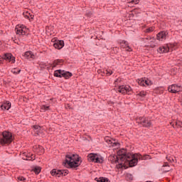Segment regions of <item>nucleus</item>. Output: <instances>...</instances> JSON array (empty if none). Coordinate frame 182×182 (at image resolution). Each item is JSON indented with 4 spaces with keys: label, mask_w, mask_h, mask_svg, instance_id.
Instances as JSON below:
<instances>
[{
    "label": "nucleus",
    "mask_w": 182,
    "mask_h": 182,
    "mask_svg": "<svg viewBox=\"0 0 182 182\" xmlns=\"http://www.w3.org/2000/svg\"><path fill=\"white\" fill-rule=\"evenodd\" d=\"M65 46V42L62 40L58 41L56 43H53V47L55 49H62Z\"/></svg>",
    "instance_id": "nucleus-13"
},
{
    "label": "nucleus",
    "mask_w": 182,
    "mask_h": 182,
    "mask_svg": "<svg viewBox=\"0 0 182 182\" xmlns=\"http://www.w3.org/2000/svg\"><path fill=\"white\" fill-rule=\"evenodd\" d=\"M124 161H128L129 167H134L137 166V163L139 162V156L137 154H131L130 158L126 159Z\"/></svg>",
    "instance_id": "nucleus-3"
},
{
    "label": "nucleus",
    "mask_w": 182,
    "mask_h": 182,
    "mask_svg": "<svg viewBox=\"0 0 182 182\" xmlns=\"http://www.w3.org/2000/svg\"><path fill=\"white\" fill-rule=\"evenodd\" d=\"M166 159L170 162L171 163V157H168V156H166Z\"/></svg>",
    "instance_id": "nucleus-53"
},
{
    "label": "nucleus",
    "mask_w": 182,
    "mask_h": 182,
    "mask_svg": "<svg viewBox=\"0 0 182 182\" xmlns=\"http://www.w3.org/2000/svg\"><path fill=\"white\" fill-rule=\"evenodd\" d=\"M122 82V78H117V80H115L114 85L115 86H119V83H120Z\"/></svg>",
    "instance_id": "nucleus-37"
},
{
    "label": "nucleus",
    "mask_w": 182,
    "mask_h": 182,
    "mask_svg": "<svg viewBox=\"0 0 182 182\" xmlns=\"http://www.w3.org/2000/svg\"><path fill=\"white\" fill-rule=\"evenodd\" d=\"M41 168L40 166H36L33 171H34L35 174H39L41 173Z\"/></svg>",
    "instance_id": "nucleus-33"
},
{
    "label": "nucleus",
    "mask_w": 182,
    "mask_h": 182,
    "mask_svg": "<svg viewBox=\"0 0 182 182\" xmlns=\"http://www.w3.org/2000/svg\"><path fill=\"white\" fill-rule=\"evenodd\" d=\"M127 178L129 181H133V175H132L131 173L127 174Z\"/></svg>",
    "instance_id": "nucleus-38"
},
{
    "label": "nucleus",
    "mask_w": 182,
    "mask_h": 182,
    "mask_svg": "<svg viewBox=\"0 0 182 182\" xmlns=\"http://www.w3.org/2000/svg\"><path fill=\"white\" fill-rule=\"evenodd\" d=\"M144 83H145V85H146V86H149L150 83H151V81H150V80H145L144 81V80H142L141 81V85H144Z\"/></svg>",
    "instance_id": "nucleus-35"
},
{
    "label": "nucleus",
    "mask_w": 182,
    "mask_h": 182,
    "mask_svg": "<svg viewBox=\"0 0 182 182\" xmlns=\"http://www.w3.org/2000/svg\"><path fill=\"white\" fill-rule=\"evenodd\" d=\"M0 63H1V60H0Z\"/></svg>",
    "instance_id": "nucleus-55"
},
{
    "label": "nucleus",
    "mask_w": 182,
    "mask_h": 182,
    "mask_svg": "<svg viewBox=\"0 0 182 182\" xmlns=\"http://www.w3.org/2000/svg\"><path fill=\"white\" fill-rule=\"evenodd\" d=\"M33 151L37 153V154H39L40 156L43 154L45 153V149L43 146L41 145H36L33 146Z\"/></svg>",
    "instance_id": "nucleus-9"
},
{
    "label": "nucleus",
    "mask_w": 182,
    "mask_h": 182,
    "mask_svg": "<svg viewBox=\"0 0 182 182\" xmlns=\"http://www.w3.org/2000/svg\"><path fill=\"white\" fill-rule=\"evenodd\" d=\"M105 160L103 159L102 156H98L97 154L95 156V159L94 161V163H100V164H102Z\"/></svg>",
    "instance_id": "nucleus-26"
},
{
    "label": "nucleus",
    "mask_w": 182,
    "mask_h": 182,
    "mask_svg": "<svg viewBox=\"0 0 182 182\" xmlns=\"http://www.w3.org/2000/svg\"><path fill=\"white\" fill-rule=\"evenodd\" d=\"M61 173L63 174H61V177L68 176V174H69V171L68 170H61Z\"/></svg>",
    "instance_id": "nucleus-36"
},
{
    "label": "nucleus",
    "mask_w": 182,
    "mask_h": 182,
    "mask_svg": "<svg viewBox=\"0 0 182 182\" xmlns=\"http://www.w3.org/2000/svg\"><path fill=\"white\" fill-rule=\"evenodd\" d=\"M3 137L0 139V144L1 146H9L12 141H14V138L12 137V133L9 132L4 131L2 133Z\"/></svg>",
    "instance_id": "nucleus-2"
},
{
    "label": "nucleus",
    "mask_w": 182,
    "mask_h": 182,
    "mask_svg": "<svg viewBox=\"0 0 182 182\" xmlns=\"http://www.w3.org/2000/svg\"><path fill=\"white\" fill-rule=\"evenodd\" d=\"M118 92H119V93H122V95H130V92H132V87L120 85L119 87Z\"/></svg>",
    "instance_id": "nucleus-6"
},
{
    "label": "nucleus",
    "mask_w": 182,
    "mask_h": 182,
    "mask_svg": "<svg viewBox=\"0 0 182 182\" xmlns=\"http://www.w3.org/2000/svg\"><path fill=\"white\" fill-rule=\"evenodd\" d=\"M150 41H151V37H146L145 38H141V42L146 43V45H149Z\"/></svg>",
    "instance_id": "nucleus-31"
},
{
    "label": "nucleus",
    "mask_w": 182,
    "mask_h": 182,
    "mask_svg": "<svg viewBox=\"0 0 182 182\" xmlns=\"http://www.w3.org/2000/svg\"><path fill=\"white\" fill-rule=\"evenodd\" d=\"M171 124L172 127H173V129H176V127H177V129L182 127V122L181 121H176L173 124V122H171Z\"/></svg>",
    "instance_id": "nucleus-20"
},
{
    "label": "nucleus",
    "mask_w": 182,
    "mask_h": 182,
    "mask_svg": "<svg viewBox=\"0 0 182 182\" xmlns=\"http://www.w3.org/2000/svg\"><path fill=\"white\" fill-rule=\"evenodd\" d=\"M63 71L62 70H57L54 71L55 77H62L63 75Z\"/></svg>",
    "instance_id": "nucleus-22"
},
{
    "label": "nucleus",
    "mask_w": 182,
    "mask_h": 182,
    "mask_svg": "<svg viewBox=\"0 0 182 182\" xmlns=\"http://www.w3.org/2000/svg\"><path fill=\"white\" fill-rule=\"evenodd\" d=\"M96 156H97V154H89L87 156L88 161H92V163H95Z\"/></svg>",
    "instance_id": "nucleus-24"
},
{
    "label": "nucleus",
    "mask_w": 182,
    "mask_h": 182,
    "mask_svg": "<svg viewBox=\"0 0 182 182\" xmlns=\"http://www.w3.org/2000/svg\"><path fill=\"white\" fill-rule=\"evenodd\" d=\"M146 95L147 92L146 91H141L136 94V96H140V97H146Z\"/></svg>",
    "instance_id": "nucleus-32"
},
{
    "label": "nucleus",
    "mask_w": 182,
    "mask_h": 182,
    "mask_svg": "<svg viewBox=\"0 0 182 182\" xmlns=\"http://www.w3.org/2000/svg\"><path fill=\"white\" fill-rule=\"evenodd\" d=\"M139 124H141L143 127H150L151 126V121L146 117H139Z\"/></svg>",
    "instance_id": "nucleus-7"
},
{
    "label": "nucleus",
    "mask_w": 182,
    "mask_h": 182,
    "mask_svg": "<svg viewBox=\"0 0 182 182\" xmlns=\"http://www.w3.org/2000/svg\"><path fill=\"white\" fill-rule=\"evenodd\" d=\"M118 157H119L120 161H124L126 159H130L132 156L131 153H127V151L124 149H120L117 152Z\"/></svg>",
    "instance_id": "nucleus-4"
},
{
    "label": "nucleus",
    "mask_w": 182,
    "mask_h": 182,
    "mask_svg": "<svg viewBox=\"0 0 182 182\" xmlns=\"http://www.w3.org/2000/svg\"><path fill=\"white\" fill-rule=\"evenodd\" d=\"M178 45V44L177 43H172L168 44L167 47H169V50H170V48L176 50V48H177Z\"/></svg>",
    "instance_id": "nucleus-30"
},
{
    "label": "nucleus",
    "mask_w": 182,
    "mask_h": 182,
    "mask_svg": "<svg viewBox=\"0 0 182 182\" xmlns=\"http://www.w3.org/2000/svg\"><path fill=\"white\" fill-rule=\"evenodd\" d=\"M24 56L26 59H35V55L32 51L26 52Z\"/></svg>",
    "instance_id": "nucleus-19"
},
{
    "label": "nucleus",
    "mask_w": 182,
    "mask_h": 182,
    "mask_svg": "<svg viewBox=\"0 0 182 182\" xmlns=\"http://www.w3.org/2000/svg\"><path fill=\"white\" fill-rule=\"evenodd\" d=\"M95 181L97 182H110V180H109V178L105 177H100L99 178H95Z\"/></svg>",
    "instance_id": "nucleus-27"
},
{
    "label": "nucleus",
    "mask_w": 182,
    "mask_h": 182,
    "mask_svg": "<svg viewBox=\"0 0 182 182\" xmlns=\"http://www.w3.org/2000/svg\"><path fill=\"white\" fill-rule=\"evenodd\" d=\"M15 32L16 35L25 36V35L28 33V29L23 25L22 26L17 25L15 28Z\"/></svg>",
    "instance_id": "nucleus-5"
},
{
    "label": "nucleus",
    "mask_w": 182,
    "mask_h": 182,
    "mask_svg": "<svg viewBox=\"0 0 182 182\" xmlns=\"http://www.w3.org/2000/svg\"><path fill=\"white\" fill-rule=\"evenodd\" d=\"M24 17L26 19H29V21H31V19H33V16H31V14L24 15Z\"/></svg>",
    "instance_id": "nucleus-40"
},
{
    "label": "nucleus",
    "mask_w": 182,
    "mask_h": 182,
    "mask_svg": "<svg viewBox=\"0 0 182 182\" xmlns=\"http://www.w3.org/2000/svg\"><path fill=\"white\" fill-rule=\"evenodd\" d=\"M156 40H154V38H151V40H150L149 44L145 45V48H149V46L150 48H156L157 43H155Z\"/></svg>",
    "instance_id": "nucleus-18"
},
{
    "label": "nucleus",
    "mask_w": 182,
    "mask_h": 182,
    "mask_svg": "<svg viewBox=\"0 0 182 182\" xmlns=\"http://www.w3.org/2000/svg\"><path fill=\"white\" fill-rule=\"evenodd\" d=\"M63 63V60H55L53 63H52L53 68H56L57 66H59Z\"/></svg>",
    "instance_id": "nucleus-21"
},
{
    "label": "nucleus",
    "mask_w": 182,
    "mask_h": 182,
    "mask_svg": "<svg viewBox=\"0 0 182 182\" xmlns=\"http://www.w3.org/2000/svg\"><path fill=\"white\" fill-rule=\"evenodd\" d=\"M51 176H55V177H62V171L61 170H57V169H53L50 171Z\"/></svg>",
    "instance_id": "nucleus-15"
},
{
    "label": "nucleus",
    "mask_w": 182,
    "mask_h": 182,
    "mask_svg": "<svg viewBox=\"0 0 182 182\" xmlns=\"http://www.w3.org/2000/svg\"><path fill=\"white\" fill-rule=\"evenodd\" d=\"M20 181H25L26 178L23 176H20L18 178Z\"/></svg>",
    "instance_id": "nucleus-47"
},
{
    "label": "nucleus",
    "mask_w": 182,
    "mask_h": 182,
    "mask_svg": "<svg viewBox=\"0 0 182 182\" xmlns=\"http://www.w3.org/2000/svg\"><path fill=\"white\" fill-rule=\"evenodd\" d=\"M32 129L36 132L38 136H41L42 133V127L39 125H33Z\"/></svg>",
    "instance_id": "nucleus-16"
},
{
    "label": "nucleus",
    "mask_w": 182,
    "mask_h": 182,
    "mask_svg": "<svg viewBox=\"0 0 182 182\" xmlns=\"http://www.w3.org/2000/svg\"><path fill=\"white\" fill-rule=\"evenodd\" d=\"M111 144V146H112L113 147H114V146H117V144H119V143H117V142H112V144Z\"/></svg>",
    "instance_id": "nucleus-50"
},
{
    "label": "nucleus",
    "mask_w": 182,
    "mask_h": 182,
    "mask_svg": "<svg viewBox=\"0 0 182 182\" xmlns=\"http://www.w3.org/2000/svg\"><path fill=\"white\" fill-rule=\"evenodd\" d=\"M73 76V74L69 71H63V77H65V79H70V77H72Z\"/></svg>",
    "instance_id": "nucleus-23"
},
{
    "label": "nucleus",
    "mask_w": 182,
    "mask_h": 182,
    "mask_svg": "<svg viewBox=\"0 0 182 182\" xmlns=\"http://www.w3.org/2000/svg\"><path fill=\"white\" fill-rule=\"evenodd\" d=\"M171 163L174 162V159L173 158H171Z\"/></svg>",
    "instance_id": "nucleus-54"
},
{
    "label": "nucleus",
    "mask_w": 182,
    "mask_h": 182,
    "mask_svg": "<svg viewBox=\"0 0 182 182\" xmlns=\"http://www.w3.org/2000/svg\"><path fill=\"white\" fill-rule=\"evenodd\" d=\"M109 160H110L111 163H112V164H117V163H119V166H122L123 164V163H122V162L120 163V161H119L120 158L116 155L110 156Z\"/></svg>",
    "instance_id": "nucleus-10"
},
{
    "label": "nucleus",
    "mask_w": 182,
    "mask_h": 182,
    "mask_svg": "<svg viewBox=\"0 0 182 182\" xmlns=\"http://www.w3.org/2000/svg\"><path fill=\"white\" fill-rule=\"evenodd\" d=\"M171 170H173L172 168H168V169H166V168H163V172L164 173H168V171H171Z\"/></svg>",
    "instance_id": "nucleus-43"
},
{
    "label": "nucleus",
    "mask_w": 182,
    "mask_h": 182,
    "mask_svg": "<svg viewBox=\"0 0 182 182\" xmlns=\"http://www.w3.org/2000/svg\"><path fill=\"white\" fill-rule=\"evenodd\" d=\"M105 140L107 143H108V144H112V140L110 139V138L109 136H106L105 138Z\"/></svg>",
    "instance_id": "nucleus-41"
},
{
    "label": "nucleus",
    "mask_w": 182,
    "mask_h": 182,
    "mask_svg": "<svg viewBox=\"0 0 182 182\" xmlns=\"http://www.w3.org/2000/svg\"><path fill=\"white\" fill-rule=\"evenodd\" d=\"M180 87L181 86L173 84L168 87V90L170 93H178L180 92Z\"/></svg>",
    "instance_id": "nucleus-8"
},
{
    "label": "nucleus",
    "mask_w": 182,
    "mask_h": 182,
    "mask_svg": "<svg viewBox=\"0 0 182 182\" xmlns=\"http://www.w3.org/2000/svg\"><path fill=\"white\" fill-rule=\"evenodd\" d=\"M97 46H102V43L98 41L96 43Z\"/></svg>",
    "instance_id": "nucleus-52"
},
{
    "label": "nucleus",
    "mask_w": 182,
    "mask_h": 182,
    "mask_svg": "<svg viewBox=\"0 0 182 182\" xmlns=\"http://www.w3.org/2000/svg\"><path fill=\"white\" fill-rule=\"evenodd\" d=\"M11 73H14V75H19V73H21V70L17 68H13L11 70Z\"/></svg>",
    "instance_id": "nucleus-34"
},
{
    "label": "nucleus",
    "mask_w": 182,
    "mask_h": 182,
    "mask_svg": "<svg viewBox=\"0 0 182 182\" xmlns=\"http://www.w3.org/2000/svg\"><path fill=\"white\" fill-rule=\"evenodd\" d=\"M80 158L77 154H68L65 156V160L64 162V166H66L67 168H73V170H77V167L80 166Z\"/></svg>",
    "instance_id": "nucleus-1"
},
{
    "label": "nucleus",
    "mask_w": 182,
    "mask_h": 182,
    "mask_svg": "<svg viewBox=\"0 0 182 182\" xmlns=\"http://www.w3.org/2000/svg\"><path fill=\"white\" fill-rule=\"evenodd\" d=\"M124 49H126V50H127L128 52H132V48H130V46H129V44L127 46V48H125Z\"/></svg>",
    "instance_id": "nucleus-45"
},
{
    "label": "nucleus",
    "mask_w": 182,
    "mask_h": 182,
    "mask_svg": "<svg viewBox=\"0 0 182 182\" xmlns=\"http://www.w3.org/2000/svg\"><path fill=\"white\" fill-rule=\"evenodd\" d=\"M166 31H161L156 35V39L158 41H163V39H166Z\"/></svg>",
    "instance_id": "nucleus-14"
},
{
    "label": "nucleus",
    "mask_w": 182,
    "mask_h": 182,
    "mask_svg": "<svg viewBox=\"0 0 182 182\" xmlns=\"http://www.w3.org/2000/svg\"><path fill=\"white\" fill-rule=\"evenodd\" d=\"M119 44H120V46L121 48H127V46L129 45V43H127V41H124V40H122L119 42Z\"/></svg>",
    "instance_id": "nucleus-29"
},
{
    "label": "nucleus",
    "mask_w": 182,
    "mask_h": 182,
    "mask_svg": "<svg viewBox=\"0 0 182 182\" xmlns=\"http://www.w3.org/2000/svg\"><path fill=\"white\" fill-rule=\"evenodd\" d=\"M27 160H29V161L35 160V156H33V157H32V156H27Z\"/></svg>",
    "instance_id": "nucleus-48"
},
{
    "label": "nucleus",
    "mask_w": 182,
    "mask_h": 182,
    "mask_svg": "<svg viewBox=\"0 0 182 182\" xmlns=\"http://www.w3.org/2000/svg\"><path fill=\"white\" fill-rule=\"evenodd\" d=\"M106 75L107 76H110L111 75H113V71L110 70H106Z\"/></svg>",
    "instance_id": "nucleus-42"
},
{
    "label": "nucleus",
    "mask_w": 182,
    "mask_h": 182,
    "mask_svg": "<svg viewBox=\"0 0 182 182\" xmlns=\"http://www.w3.org/2000/svg\"><path fill=\"white\" fill-rule=\"evenodd\" d=\"M162 167H170V165H168V163L165 162V163L164 164V165L162 166Z\"/></svg>",
    "instance_id": "nucleus-49"
},
{
    "label": "nucleus",
    "mask_w": 182,
    "mask_h": 182,
    "mask_svg": "<svg viewBox=\"0 0 182 182\" xmlns=\"http://www.w3.org/2000/svg\"><path fill=\"white\" fill-rule=\"evenodd\" d=\"M140 2V0H132L131 1L128 2V6H134L133 5H137Z\"/></svg>",
    "instance_id": "nucleus-28"
},
{
    "label": "nucleus",
    "mask_w": 182,
    "mask_h": 182,
    "mask_svg": "<svg viewBox=\"0 0 182 182\" xmlns=\"http://www.w3.org/2000/svg\"><path fill=\"white\" fill-rule=\"evenodd\" d=\"M1 110H9L11 109V102L5 101L1 105Z\"/></svg>",
    "instance_id": "nucleus-12"
},
{
    "label": "nucleus",
    "mask_w": 182,
    "mask_h": 182,
    "mask_svg": "<svg viewBox=\"0 0 182 182\" xmlns=\"http://www.w3.org/2000/svg\"><path fill=\"white\" fill-rule=\"evenodd\" d=\"M97 73H99V75H101V76H105V73L104 71L102 72V70H98Z\"/></svg>",
    "instance_id": "nucleus-44"
},
{
    "label": "nucleus",
    "mask_w": 182,
    "mask_h": 182,
    "mask_svg": "<svg viewBox=\"0 0 182 182\" xmlns=\"http://www.w3.org/2000/svg\"><path fill=\"white\" fill-rule=\"evenodd\" d=\"M92 14L90 11L86 14V16H89L90 18V16H92Z\"/></svg>",
    "instance_id": "nucleus-51"
},
{
    "label": "nucleus",
    "mask_w": 182,
    "mask_h": 182,
    "mask_svg": "<svg viewBox=\"0 0 182 182\" xmlns=\"http://www.w3.org/2000/svg\"><path fill=\"white\" fill-rule=\"evenodd\" d=\"M3 59L5 60H9L11 63H15V57L12 55V53H6L3 56Z\"/></svg>",
    "instance_id": "nucleus-11"
},
{
    "label": "nucleus",
    "mask_w": 182,
    "mask_h": 182,
    "mask_svg": "<svg viewBox=\"0 0 182 182\" xmlns=\"http://www.w3.org/2000/svg\"><path fill=\"white\" fill-rule=\"evenodd\" d=\"M154 31V27H149L146 29V33H150V32H153Z\"/></svg>",
    "instance_id": "nucleus-39"
},
{
    "label": "nucleus",
    "mask_w": 182,
    "mask_h": 182,
    "mask_svg": "<svg viewBox=\"0 0 182 182\" xmlns=\"http://www.w3.org/2000/svg\"><path fill=\"white\" fill-rule=\"evenodd\" d=\"M137 154V156H138V159H139V160H149L151 158H150V155H144V156H141V154Z\"/></svg>",
    "instance_id": "nucleus-25"
},
{
    "label": "nucleus",
    "mask_w": 182,
    "mask_h": 182,
    "mask_svg": "<svg viewBox=\"0 0 182 182\" xmlns=\"http://www.w3.org/2000/svg\"><path fill=\"white\" fill-rule=\"evenodd\" d=\"M158 52L159 53H168V52L170 51V48L169 47H164V46H162V47H159L158 48Z\"/></svg>",
    "instance_id": "nucleus-17"
},
{
    "label": "nucleus",
    "mask_w": 182,
    "mask_h": 182,
    "mask_svg": "<svg viewBox=\"0 0 182 182\" xmlns=\"http://www.w3.org/2000/svg\"><path fill=\"white\" fill-rule=\"evenodd\" d=\"M49 106L48 105H43L42 109H43L44 110H49Z\"/></svg>",
    "instance_id": "nucleus-46"
}]
</instances>
